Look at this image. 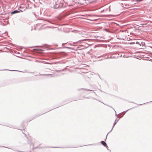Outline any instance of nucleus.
I'll use <instances>...</instances> for the list:
<instances>
[{
    "mask_svg": "<svg viewBox=\"0 0 152 152\" xmlns=\"http://www.w3.org/2000/svg\"><path fill=\"white\" fill-rule=\"evenodd\" d=\"M137 42H136V43H137Z\"/></svg>",
    "mask_w": 152,
    "mask_h": 152,
    "instance_id": "nucleus-5",
    "label": "nucleus"
},
{
    "mask_svg": "<svg viewBox=\"0 0 152 152\" xmlns=\"http://www.w3.org/2000/svg\"><path fill=\"white\" fill-rule=\"evenodd\" d=\"M19 12L17 10H15V11L12 12H11V14H13L17 13H18V12Z\"/></svg>",
    "mask_w": 152,
    "mask_h": 152,
    "instance_id": "nucleus-2",
    "label": "nucleus"
},
{
    "mask_svg": "<svg viewBox=\"0 0 152 152\" xmlns=\"http://www.w3.org/2000/svg\"><path fill=\"white\" fill-rule=\"evenodd\" d=\"M101 144L104 146L107 147L106 143L104 141H101Z\"/></svg>",
    "mask_w": 152,
    "mask_h": 152,
    "instance_id": "nucleus-1",
    "label": "nucleus"
},
{
    "mask_svg": "<svg viewBox=\"0 0 152 152\" xmlns=\"http://www.w3.org/2000/svg\"><path fill=\"white\" fill-rule=\"evenodd\" d=\"M87 40H88V39H83V40H82L78 41V42H79H79H81V41H86Z\"/></svg>",
    "mask_w": 152,
    "mask_h": 152,
    "instance_id": "nucleus-3",
    "label": "nucleus"
},
{
    "mask_svg": "<svg viewBox=\"0 0 152 152\" xmlns=\"http://www.w3.org/2000/svg\"><path fill=\"white\" fill-rule=\"evenodd\" d=\"M143 43L144 44V45H145V44L144 43Z\"/></svg>",
    "mask_w": 152,
    "mask_h": 152,
    "instance_id": "nucleus-4",
    "label": "nucleus"
}]
</instances>
